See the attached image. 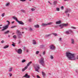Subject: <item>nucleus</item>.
Listing matches in <instances>:
<instances>
[{
	"mask_svg": "<svg viewBox=\"0 0 78 78\" xmlns=\"http://www.w3.org/2000/svg\"><path fill=\"white\" fill-rule=\"evenodd\" d=\"M36 67L37 68H35V71L37 72H39V71H38V70L39 69V65H36Z\"/></svg>",
	"mask_w": 78,
	"mask_h": 78,
	"instance_id": "nucleus-8",
	"label": "nucleus"
},
{
	"mask_svg": "<svg viewBox=\"0 0 78 78\" xmlns=\"http://www.w3.org/2000/svg\"><path fill=\"white\" fill-rule=\"evenodd\" d=\"M31 11H35V9H34L33 8H32L31 9Z\"/></svg>",
	"mask_w": 78,
	"mask_h": 78,
	"instance_id": "nucleus-34",
	"label": "nucleus"
},
{
	"mask_svg": "<svg viewBox=\"0 0 78 78\" xmlns=\"http://www.w3.org/2000/svg\"><path fill=\"white\" fill-rule=\"evenodd\" d=\"M59 41H62V39H61V38H60L59 39Z\"/></svg>",
	"mask_w": 78,
	"mask_h": 78,
	"instance_id": "nucleus-47",
	"label": "nucleus"
},
{
	"mask_svg": "<svg viewBox=\"0 0 78 78\" xmlns=\"http://www.w3.org/2000/svg\"><path fill=\"white\" fill-rule=\"evenodd\" d=\"M12 68H10L9 69V72H12Z\"/></svg>",
	"mask_w": 78,
	"mask_h": 78,
	"instance_id": "nucleus-20",
	"label": "nucleus"
},
{
	"mask_svg": "<svg viewBox=\"0 0 78 78\" xmlns=\"http://www.w3.org/2000/svg\"><path fill=\"white\" fill-rule=\"evenodd\" d=\"M39 62L42 66H45V62H44V59L43 58H41L39 60Z\"/></svg>",
	"mask_w": 78,
	"mask_h": 78,
	"instance_id": "nucleus-2",
	"label": "nucleus"
},
{
	"mask_svg": "<svg viewBox=\"0 0 78 78\" xmlns=\"http://www.w3.org/2000/svg\"><path fill=\"white\" fill-rule=\"evenodd\" d=\"M12 45L13 47H15V44H12Z\"/></svg>",
	"mask_w": 78,
	"mask_h": 78,
	"instance_id": "nucleus-52",
	"label": "nucleus"
},
{
	"mask_svg": "<svg viewBox=\"0 0 78 78\" xmlns=\"http://www.w3.org/2000/svg\"><path fill=\"white\" fill-rule=\"evenodd\" d=\"M53 23L50 22L48 24L46 23H42L41 24V27H45V26H47V25H51Z\"/></svg>",
	"mask_w": 78,
	"mask_h": 78,
	"instance_id": "nucleus-6",
	"label": "nucleus"
},
{
	"mask_svg": "<svg viewBox=\"0 0 78 78\" xmlns=\"http://www.w3.org/2000/svg\"><path fill=\"white\" fill-rule=\"evenodd\" d=\"M61 25L63 27H67L68 25V24L63 23L61 24Z\"/></svg>",
	"mask_w": 78,
	"mask_h": 78,
	"instance_id": "nucleus-13",
	"label": "nucleus"
},
{
	"mask_svg": "<svg viewBox=\"0 0 78 78\" xmlns=\"http://www.w3.org/2000/svg\"><path fill=\"white\" fill-rule=\"evenodd\" d=\"M23 77L25 78H30V76L28 75L27 73H26L25 75L23 76Z\"/></svg>",
	"mask_w": 78,
	"mask_h": 78,
	"instance_id": "nucleus-10",
	"label": "nucleus"
},
{
	"mask_svg": "<svg viewBox=\"0 0 78 78\" xmlns=\"http://www.w3.org/2000/svg\"><path fill=\"white\" fill-rule=\"evenodd\" d=\"M37 78H40V77L38 75L37 76Z\"/></svg>",
	"mask_w": 78,
	"mask_h": 78,
	"instance_id": "nucleus-51",
	"label": "nucleus"
},
{
	"mask_svg": "<svg viewBox=\"0 0 78 78\" xmlns=\"http://www.w3.org/2000/svg\"><path fill=\"white\" fill-rule=\"evenodd\" d=\"M5 13H3L2 15V17H4V16H5Z\"/></svg>",
	"mask_w": 78,
	"mask_h": 78,
	"instance_id": "nucleus-41",
	"label": "nucleus"
},
{
	"mask_svg": "<svg viewBox=\"0 0 78 78\" xmlns=\"http://www.w3.org/2000/svg\"><path fill=\"white\" fill-rule=\"evenodd\" d=\"M26 61V60L25 59H23L22 60V62L23 63L25 62Z\"/></svg>",
	"mask_w": 78,
	"mask_h": 78,
	"instance_id": "nucleus-33",
	"label": "nucleus"
},
{
	"mask_svg": "<svg viewBox=\"0 0 78 78\" xmlns=\"http://www.w3.org/2000/svg\"><path fill=\"white\" fill-rule=\"evenodd\" d=\"M21 12H24V13H25V10L23 9H22L21 10Z\"/></svg>",
	"mask_w": 78,
	"mask_h": 78,
	"instance_id": "nucleus-26",
	"label": "nucleus"
},
{
	"mask_svg": "<svg viewBox=\"0 0 78 78\" xmlns=\"http://www.w3.org/2000/svg\"><path fill=\"white\" fill-rule=\"evenodd\" d=\"M50 47L51 50H55V46L53 44L51 45L50 46Z\"/></svg>",
	"mask_w": 78,
	"mask_h": 78,
	"instance_id": "nucleus-9",
	"label": "nucleus"
},
{
	"mask_svg": "<svg viewBox=\"0 0 78 78\" xmlns=\"http://www.w3.org/2000/svg\"><path fill=\"white\" fill-rule=\"evenodd\" d=\"M69 14H66V16H68V17H69Z\"/></svg>",
	"mask_w": 78,
	"mask_h": 78,
	"instance_id": "nucleus-48",
	"label": "nucleus"
},
{
	"mask_svg": "<svg viewBox=\"0 0 78 78\" xmlns=\"http://www.w3.org/2000/svg\"><path fill=\"white\" fill-rule=\"evenodd\" d=\"M9 33V31L7 30L4 32V34H8V33Z\"/></svg>",
	"mask_w": 78,
	"mask_h": 78,
	"instance_id": "nucleus-22",
	"label": "nucleus"
},
{
	"mask_svg": "<svg viewBox=\"0 0 78 78\" xmlns=\"http://www.w3.org/2000/svg\"><path fill=\"white\" fill-rule=\"evenodd\" d=\"M16 27V26H15L11 27V28H15Z\"/></svg>",
	"mask_w": 78,
	"mask_h": 78,
	"instance_id": "nucleus-40",
	"label": "nucleus"
},
{
	"mask_svg": "<svg viewBox=\"0 0 78 78\" xmlns=\"http://www.w3.org/2000/svg\"><path fill=\"white\" fill-rule=\"evenodd\" d=\"M71 42L72 44H75V41L73 38L71 39Z\"/></svg>",
	"mask_w": 78,
	"mask_h": 78,
	"instance_id": "nucleus-12",
	"label": "nucleus"
},
{
	"mask_svg": "<svg viewBox=\"0 0 78 78\" xmlns=\"http://www.w3.org/2000/svg\"><path fill=\"white\" fill-rule=\"evenodd\" d=\"M44 47V45H41L40 46V48H43Z\"/></svg>",
	"mask_w": 78,
	"mask_h": 78,
	"instance_id": "nucleus-31",
	"label": "nucleus"
},
{
	"mask_svg": "<svg viewBox=\"0 0 78 78\" xmlns=\"http://www.w3.org/2000/svg\"><path fill=\"white\" fill-rule=\"evenodd\" d=\"M33 44H34V45H36V41L34 40L33 41Z\"/></svg>",
	"mask_w": 78,
	"mask_h": 78,
	"instance_id": "nucleus-21",
	"label": "nucleus"
},
{
	"mask_svg": "<svg viewBox=\"0 0 78 78\" xmlns=\"http://www.w3.org/2000/svg\"><path fill=\"white\" fill-rule=\"evenodd\" d=\"M4 41H3V40H2V41H1V43H4Z\"/></svg>",
	"mask_w": 78,
	"mask_h": 78,
	"instance_id": "nucleus-54",
	"label": "nucleus"
},
{
	"mask_svg": "<svg viewBox=\"0 0 78 78\" xmlns=\"http://www.w3.org/2000/svg\"><path fill=\"white\" fill-rule=\"evenodd\" d=\"M45 54H46V51H44L43 52V55H45Z\"/></svg>",
	"mask_w": 78,
	"mask_h": 78,
	"instance_id": "nucleus-30",
	"label": "nucleus"
},
{
	"mask_svg": "<svg viewBox=\"0 0 78 78\" xmlns=\"http://www.w3.org/2000/svg\"><path fill=\"white\" fill-rule=\"evenodd\" d=\"M50 58L51 59H53V56L51 55H50Z\"/></svg>",
	"mask_w": 78,
	"mask_h": 78,
	"instance_id": "nucleus-37",
	"label": "nucleus"
},
{
	"mask_svg": "<svg viewBox=\"0 0 78 78\" xmlns=\"http://www.w3.org/2000/svg\"><path fill=\"white\" fill-rule=\"evenodd\" d=\"M29 52V50H28V49H27L26 51V52H27V53H28Z\"/></svg>",
	"mask_w": 78,
	"mask_h": 78,
	"instance_id": "nucleus-50",
	"label": "nucleus"
},
{
	"mask_svg": "<svg viewBox=\"0 0 78 78\" xmlns=\"http://www.w3.org/2000/svg\"><path fill=\"white\" fill-rule=\"evenodd\" d=\"M51 34L46 35V37H49V36H51Z\"/></svg>",
	"mask_w": 78,
	"mask_h": 78,
	"instance_id": "nucleus-23",
	"label": "nucleus"
},
{
	"mask_svg": "<svg viewBox=\"0 0 78 78\" xmlns=\"http://www.w3.org/2000/svg\"><path fill=\"white\" fill-rule=\"evenodd\" d=\"M20 41L19 42V44H20Z\"/></svg>",
	"mask_w": 78,
	"mask_h": 78,
	"instance_id": "nucleus-59",
	"label": "nucleus"
},
{
	"mask_svg": "<svg viewBox=\"0 0 78 78\" xmlns=\"http://www.w3.org/2000/svg\"><path fill=\"white\" fill-rule=\"evenodd\" d=\"M57 3V1H54L53 2V4L54 5H56V4Z\"/></svg>",
	"mask_w": 78,
	"mask_h": 78,
	"instance_id": "nucleus-24",
	"label": "nucleus"
},
{
	"mask_svg": "<svg viewBox=\"0 0 78 78\" xmlns=\"http://www.w3.org/2000/svg\"><path fill=\"white\" fill-rule=\"evenodd\" d=\"M56 11H59V8L57 7L56 8Z\"/></svg>",
	"mask_w": 78,
	"mask_h": 78,
	"instance_id": "nucleus-28",
	"label": "nucleus"
},
{
	"mask_svg": "<svg viewBox=\"0 0 78 78\" xmlns=\"http://www.w3.org/2000/svg\"><path fill=\"white\" fill-rule=\"evenodd\" d=\"M71 11L70 9L69 8L67 9L65 11V13L67 14V13H68V12L70 13L71 12Z\"/></svg>",
	"mask_w": 78,
	"mask_h": 78,
	"instance_id": "nucleus-7",
	"label": "nucleus"
},
{
	"mask_svg": "<svg viewBox=\"0 0 78 78\" xmlns=\"http://www.w3.org/2000/svg\"><path fill=\"white\" fill-rule=\"evenodd\" d=\"M17 32L18 38H19V39L22 38V33L20 31V30H17Z\"/></svg>",
	"mask_w": 78,
	"mask_h": 78,
	"instance_id": "nucleus-3",
	"label": "nucleus"
},
{
	"mask_svg": "<svg viewBox=\"0 0 78 78\" xmlns=\"http://www.w3.org/2000/svg\"><path fill=\"white\" fill-rule=\"evenodd\" d=\"M23 48H24V50H25V48H25V47H23Z\"/></svg>",
	"mask_w": 78,
	"mask_h": 78,
	"instance_id": "nucleus-55",
	"label": "nucleus"
},
{
	"mask_svg": "<svg viewBox=\"0 0 78 78\" xmlns=\"http://www.w3.org/2000/svg\"><path fill=\"white\" fill-rule=\"evenodd\" d=\"M61 23V21H59L56 22V24H60Z\"/></svg>",
	"mask_w": 78,
	"mask_h": 78,
	"instance_id": "nucleus-17",
	"label": "nucleus"
},
{
	"mask_svg": "<svg viewBox=\"0 0 78 78\" xmlns=\"http://www.w3.org/2000/svg\"><path fill=\"white\" fill-rule=\"evenodd\" d=\"M61 9L62 10H63L64 9V7L63 6H62L61 7Z\"/></svg>",
	"mask_w": 78,
	"mask_h": 78,
	"instance_id": "nucleus-46",
	"label": "nucleus"
},
{
	"mask_svg": "<svg viewBox=\"0 0 78 78\" xmlns=\"http://www.w3.org/2000/svg\"><path fill=\"white\" fill-rule=\"evenodd\" d=\"M69 31V34H72V33H73V31L72 30L69 29L68 30Z\"/></svg>",
	"mask_w": 78,
	"mask_h": 78,
	"instance_id": "nucleus-14",
	"label": "nucleus"
},
{
	"mask_svg": "<svg viewBox=\"0 0 78 78\" xmlns=\"http://www.w3.org/2000/svg\"><path fill=\"white\" fill-rule=\"evenodd\" d=\"M13 37L14 39H16V38H17V36H16V35H14L13 36Z\"/></svg>",
	"mask_w": 78,
	"mask_h": 78,
	"instance_id": "nucleus-32",
	"label": "nucleus"
},
{
	"mask_svg": "<svg viewBox=\"0 0 78 78\" xmlns=\"http://www.w3.org/2000/svg\"><path fill=\"white\" fill-rule=\"evenodd\" d=\"M12 43H13V44H15V43L12 42Z\"/></svg>",
	"mask_w": 78,
	"mask_h": 78,
	"instance_id": "nucleus-58",
	"label": "nucleus"
},
{
	"mask_svg": "<svg viewBox=\"0 0 78 78\" xmlns=\"http://www.w3.org/2000/svg\"><path fill=\"white\" fill-rule=\"evenodd\" d=\"M28 68V66H27L25 67H24V69L25 70H26Z\"/></svg>",
	"mask_w": 78,
	"mask_h": 78,
	"instance_id": "nucleus-44",
	"label": "nucleus"
},
{
	"mask_svg": "<svg viewBox=\"0 0 78 78\" xmlns=\"http://www.w3.org/2000/svg\"><path fill=\"white\" fill-rule=\"evenodd\" d=\"M34 27H35V28H39V25L38 24H37L36 25H35L34 26Z\"/></svg>",
	"mask_w": 78,
	"mask_h": 78,
	"instance_id": "nucleus-16",
	"label": "nucleus"
},
{
	"mask_svg": "<svg viewBox=\"0 0 78 78\" xmlns=\"http://www.w3.org/2000/svg\"><path fill=\"white\" fill-rule=\"evenodd\" d=\"M42 75H43V77H45V73H44V72L42 71L41 72Z\"/></svg>",
	"mask_w": 78,
	"mask_h": 78,
	"instance_id": "nucleus-15",
	"label": "nucleus"
},
{
	"mask_svg": "<svg viewBox=\"0 0 78 78\" xmlns=\"http://www.w3.org/2000/svg\"><path fill=\"white\" fill-rule=\"evenodd\" d=\"M68 0H64V1L65 2L66 1H67Z\"/></svg>",
	"mask_w": 78,
	"mask_h": 78,
	"instance_id": "nucleus-61",
	"label": "nucleus"
},
{
	"mask_svg": "<svg viewBox=\"0 0 78 78\" xmlns=\"http://www.w3.org/2000/svg\"><path fill=\"white\" fill-rule=\"evenodd\" d=\"M32 20H31V19H30L29 20V22H32Z\"/></svg>",
	"mask_w": 78,
	"mask_h": 78,
	"instance_id": "nucleus-43",
	"label": "nucleus"
},
{
	"mask_svg": "<svg viewBox=\"0 0 78 78\" xmlns=\"http://www.w3.org/2000/svg\"><path fill=\"white\" fill-rule=\"evenodd\" d=\"M32 64V62L31 61L29 62L27 65V66L28 67V66H30V64Z\"/></svg>",
	"mask_w": 78,
	"mask_h": 78,
	"instance_id": "nucleus-18",
	"label": "nucleus"
},
{
	"mask_svg": "<svg viewBox=\"0 0 78 78\" xmlns=\"http://www.w3.org/2000/svg\"><path fill=\"white\" fill-rule=\"evenodd\" d=\"M66 55L67 57L68 58L69 60H75V54H72L69 52H67L66 53Z\"/></svg>",
	"mask_w": 78,
	"mask_h": 78,
	"instance_id": "nucleus-1",
	"label": "nucleus"
},
{
	"mask_svg": "<svg viewBox=\"0 0 78 78\" xmlns=\"http://www.w3.org/2000/svg\"><path fill=\"white\" fill-rule=\"evenodd\" d=\"M9 3H6L5 6H9Z\"/></svg>",
	"mask_w": 78,
	"mask_h": 78,
	"instance_id": "nucleus-39",
	"label": "nucleus"
},
{
	"mask_svg": "<svg viewBox=\"0 0 78 78\" xmlns=\"http://www.w3.org/2000/svg\"><path fill=\"white\" fill-rule=\"evenodd\" d=\"M13 19H15L16 20V22H18V21H18V20H17V19L16 18V17H13Z\"/></svg>",
	"mask_w": 78,
	"mask_h": 78,
	"instance_id": "nucleus-19",
	"label": "nucleus"
},
{
	"mask_svg": "<svg viewBox=\"0 0 78 78\" xmlns=\"http://www.w3.org/2000/svg\"><path fill=\"white\" fill-rule=\"evenodd\" d=\"M9 47L8 45H7L4 47V48H8Z\"/></svg>",
	"mask_w": 78,
	"mask_h": 78,
	"instance_id": "nucleus-25",
	"label": "nucleus"
},
{
	"mask_svg": "<svg viewBox=\"0 0 78 78\" xmlns=\"http://www.w3.org/2000/svg\"><path fill=\"white\" fill-rule=\"evenodd\" d=\"M48 3H50V2H49V1H48Z\"/></svg>",
	"mask_w": 78,
	"mask_h": 78,
	"instance_id": "nucleus-63",
	"label": "nucleus"
},
{
	"mask_svg": "<svg viewBox=\"0 0 78 78\" xmlns=\"http://www.w3.org/2000/svg\"><path fill=\"white\" fill-rule=\"evenodd\" d=\"M66 34H69V30H68V31H66Z\"/></svg>",
	"mask_w": 78,
	"mask_h": 78,
	"instance_id": "nucleus-27",
	"label": "nucleus"
},
{
	"mask_svg": "<svg viewBox=\"0 0 78 78\" xmlns=\"http://www.w3.org/2000/svg\"><path fill=\"white\" fill-rule=\"evenodd\" d=\"M25 70V69L23 68V69H22V72H24Z\"/></svg>",
	"mask_w": 78,
	"mask_h": 78,
	"instance_id": "nucleus-49",
	"label": "nucleus"
},
{
	"mask_svg": "<svg viewBox=\"0 0 78 78\" xmlns=\"http://www.w3.org/2000/svg\"><path fill=\"white\" fill-rule=\"evenodd\" d=\"M52 34H53L54 35V36H57L58 34L56 33H53Z\"/></svg>",
	"mask_w": 78,
	"mask_h": 78,
	"instance_id": "nucleus-29",
	"label": "nucleus"
},
{
	"mask_svg": "<svg viewBox=\"0 0 78 78\" xmlns=\"http://www.w3.org/2000/svg\"><path fill=\"white\" fill-rule=\"evenodd\" d=\"M18 23L19 24H20V25H24V23L21 21H18Z\"/></svg>",
	"mask_w": 78,
	"mask_h": 78,
	"instance_id": "nucleus-11",
	"label": "nucleus"
},
{
	"mask_svg": "<svg viewBox=\"0 0 78 78\" xmlns=\"http://www.w3.org/2000/svg\"><path fill=\"white\" fill-rule=\"evenodd\" d=\"M20 1H22V2H25L26 1V0H20Z\"/></svg>",
	"mask_w": 78,
	"mask_h": 78,
	"instance_id": "nucleus-53",
	"label": "nucleus"
},
{
	"mask_svg": "<svg viewBox=\"0 0 78 78\" xmlns=\"http://www.w3.org/2000/svg\"><path fill=\"white\" fill-rule=\"evenodd\" d=\"M39 55H40V56H41V57L42 56V55H41V54H40Z\"/></svg>",
	"mask_w": 78,
	"mask_h": 78,
	"instance_id": "nucleus-57",
	"label": "nucleus"
},
{
	"mask_svg": "<svg viewBox=\"0 0 78 78\" xmlns=\"http://www.w3.org/2000/svg\"><path fill=\"white\" fill-rule=\"evenodd\" d=\"M39 53V51H37L36 52V55H38Z\"/></svg>",
	"mask_w": 78,
	"mask_h": 78,
	"instance_id": "nucleus-36",
	"label": "nucleus"
},
{
	"mask_svg": "<svg viewBox=\"0 0 78 78\" xmlns=\"http://www.w3.org/2000/svg\"><path fill=\"white\" fill-rule=\"evenodd\" d=\"M15 50L16 51L18 54L21 55L22 53V50L21 48H19V49H17H17H16Z\"/></svg>",
	"mask_w": 78,
	"mask_h": 78,
	"instance_id": "nucleus-5",
	"label": "nucleus"
},
{
	"mask_svg": "<svg viewBox=\"0 0 78 78\" xmlns=\"http://www.w3.org/2000/svg\"><path fill=\"white\" fill-rule=\"evenodd\" d=\"M77 59H78V55L77 57Z\"/></svg>",
	"mask_w": 78,
	"mask_h": 78,
	"instance_id": "nucleus-60",
	"label": "nucleus"
},
{
	"mask_svg": "<svg viewBox=\"0 0 78 78\" xmlns=\"http://www.w3.org/2000/svg\"><path fill=\"white\" fill-rule=\"evenodd\" d=\"M8 37H10V36H9V35H8Z\"/></svg>",
	"mask_w": 78,
	"mask_h": 78,
	"instance_id": "nucleus-62",
	"label": "nucleus"
},
{
	"mask_svg": "<svg viewBox=\"0 0 78 78\" xmlns=\"http://www.w3.org/2000/svg\"><path fill=\"white\" fill-rule=\"evenodd\" d=\"M9 75L10 77L12 76V74L11 73H9Z\"/></svg>",
	"mask_w": 78,
	"mask_h": 78,
	"instance_id": "nucleus-45",
	"label": "nucleus"
},
{
	"mask_svg": "<svg viewBox=\"0 0 78 78\" xmlns=\"http://www.w3.org/2000/svg\"><path fill=\"white\" fill-rule=\"evenodd\" d=\"M7 22L8 23V24L5 27H2L3 29L1 30V31H4V30H6L7 28H8V25H9V23H10L9 22V21H7Z\"/></svg>",
	"mask_w": 78,
	"mask_h": 78,
	"instance_id": "nucleus-4",
	"label": "nucleus"
},
{
	"mask_svg": "<svg viewBox=\"0 0 78 78\" xmlns=\"http://www.w3.org/2000/svg\"><path fill=\"white\" fill-rule=\"evenodd\" d=\"M71 28H72L73 29H76V27L73 26H71Z\"/></svg>",
	"mask_w": 78,
	"mask_h": 78,
	"instance_id": "nucleus-35",
	"label": "nucleus"
},
{
	"mask_svg": "<svg viewBox=\"0 0 78 78\" xmlns=\"http://www.w3.org/2000/svg\"><path fill=\"white\" fill-rule=\"evenodd\" d=\"M59 27H61V28H63V27H62V26L61 24L59 25Z\"/></svg>",
	"mask_w": 78,
	"mask_h": 78,
	"instance_id": "nucleus-42",
	"label": "nucleus"
},
{
	"mask_svg": "<svg viewBox=\"0 0 78 78\" xmlns=\"http://www.w3.org/2000/svg\"><path fill=\"white\" fill-rule=\"evenodd\" d=\"M14 23V21L12 22V23Z\"/></svg>",
	"mask_w": 78,
	"mask_h": 78,
	"instance_id": "nucleus-56",
	"label": "nucleus"
},
{
	"mask_svg": "<svg viewBox=\"0 0 78 78\" xmlns=\"http://www.w3.org/2000/svg\"><path fill=\"white\" fill-rule=\"evenodd\" d=\"M29 30L30 31H33V29H32L31 27H30L29 28Z\"/></svg>",
	"mask_w": 78,
	"mask_h": 78,
	"instance_id": "nucleus-38",
	"label": "nucleus"
},
{
	"mask_svg": "<svg viewBox=\"0 0 78 78\" xmlns=\"http://www.w3.org/2000/svg\"><path fill=\"white\" fill-rule=\"evenodd\" d=\"M1 26H2V25H0V27H1Z\"/></svg>",
	"mask_w": 78,
	"mask_h": 78,
	"instance_id": "nucleus-64",
	"label": "nucleus"
}]
</instances>
